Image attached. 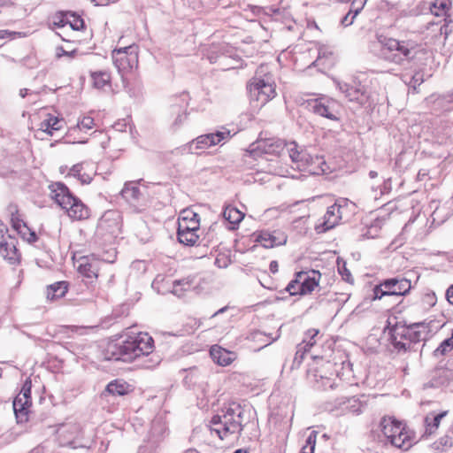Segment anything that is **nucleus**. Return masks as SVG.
Listing matches in <instances>:
<instances>
[{
    "label": "nucleus",
    "mask_w": 453,
    "mask_h": 453,
    "mask_svg": "<svg viewBox=\"0 0 453 453\" xmlns=\"http://www.w3.org/2000/svg\"><path fill=\"white\" fill-rule=\"evenodd\" d=\"M153 349V338L148 333L140 332L134 336H128L120 342L110 343L106 351V358L130 363L141 356H149Z\"/></svg>",
    "instance_id": "nucleus-1"
},
{
    "label": "nucleus",
    "mask_w": 453,
    "mask_h": 453,
    "mask_svg": "<svg viewBox=\"0 0 453 453\" xmlns=\"http://www.w3.org/2000/svg\"><path fill=\"white\" fill-rule=\"evenodd\" d=\"M380 428L385 437V444L389 443L395 449L407 451L418 441L415 432L394 417H383Z\"/></svg>",
    "instance_id": "nucleus-2"
},
{
    "label": "nucleus",
    "mask_w": 453,
    "mask_h": 453,
    "mask_svg": "<svg viewBox=\"0 0 453 453\" xmlns=\"http://www.w3.org/2000/svg\"><path fill=\"white\" fill-rule=\"evenodd\" d=\"M222 411L223 415L212 417L210 425L211 434L215 433L221 440L228 434H239L242 430V423L246 420V411L239 403H231Z\"/></svg>",
    "instance_id": "nucleus-3"
},
{
    "label": "nucleus",
    "mask_w": 453,
    "mask_h": 453,
    "mask_svg": "<svg viewBox=\"0 0 453 453\" xmlns=\"http://www.w3.org/2000/svg\"><path fill=\"white\" fill-rule=\"evenodd\" d=\"M250 99L254 107L261 108L273 99L276 93V85L273 75L267 71L266 65H260L247 85Z\"/></svg>",
    "instance_id": "nucleus-4"
},
{
    "label": "nucleus",
    "mask_w": 453,
    "mask_h": 453,
    "mask_svg": "<svg viewBox=\"0 0 453 453\" xmlns=\"http://www.w3.org/2000/svg\"><path fill=\"white\" fill-rule=\"evenodd\" d=\"M50 197L73 220H83L89 217V209L81 200L73 196L63 182H52L49 185Z\"/></svg>",
    "instance_id": "nucleus-5"
},
{
    "label": "nucleus",
    "mask_w": 453,
    "mask_h": 453,
    "mask_svg": "<svg viewBox=\"0 0 453 453\" xmlns=\"http://www.w3.org/2000/svg\"><path fill=\"white\" fill-rule=\"evenodd\" d=\"M379 42L384 51L385 59L396 65L410 63L418 53L419 45L413 40L380 36Z\"/></svg>",
    "instance_id": "nucleus-6"
},
{
    "label": "nucleus",
    "mask_w": 453,
    "mask_h": 453,
    "mask_svg": "<svg viewBox=\"0 0 453 453\" xmlns=\"http://www.w3.org/2000/svg\"><path fill=\"white\" fill-rule=\"evenodd\" d=\"M234 134L226 127H221L215 132L202 134L193 140L190 143L187 144L188 150L190 153H195V150H205L211 146L218 144H224L227 142Z\"/></svg>",
    "instance_id": "nucleus-7"
},
{
    "label": "nucleus",
    "mask_w": 453,
    "mask_h": 453,
    "mask_svg": "<svg viewBox=\"0 0 453 453\" xmlns=\"http://www.w3.org/2000/svg\"><path fill=\"white\" fill-rule=\"evenodd\" d=\"M111 58L114 66L119 73L131 71L138 65V55L133 46L123 47L112 50Z\"/></svg>",
    "instance_id": "nucleus-8"
},
{
    "label": "nucleus",
    "mask_w": 453,
    "mask_h": 453,
    "mask_svg": "<svg viewBox=\"0 0 453 453\" xmlns=\"http://www.w3.org/2000/svg\"><path fill=\"white\" fill-rule=\"evenodd\" d=\"M0 255L10 264L19 261L20 255L16 248V239L9 234V229L0 221Z\"/></svg>",
    "instance_id": "nucleus-9"
},
{
    "label": "nucleus",
    "mask_w": 453,
    "mask_h": 453,
    "mask_svg": "<svg viewBox=\"0 0 453 453\" xmlns=\"http://www.w3.org/2000/svg\"><path fill=\"white\" fill-rule=\"evenodd\" d=\"M31 405V386L26 381L20 393L15 397L12 406L16 418L19 421L27 419V409Z\"/></svg>",
    "instance_id": "nucleus-10"
},
{
    "label": "nucleus",
    "mask_w": 453,
    "mask_h": 453,
    "mask_svg": "<svg viewBox=\"0 0 453 453\" xmlns=\"http://www.w3.org/2000/svg\"><path fill=\"white\" fill-rule=\"evenodd\" d=\"M285 141L276 138H269L265 140H259L251 144V152L280 156L285 151Z\"/></svg>",
    "instance_id": "nucleus-11"
},
{
    "label": "nucleus",
    "mask_w": 453,
    "mask_h": 453,
    "mask_svg": "<svg viewBox=\"0 0 453 453\" xmlns=\"http://www.w3.org/2000/svg\"><path fill=\"white\" fill-rule=\"evenodd\" d=\"M285 150L292 163L300 170L305 168L312 162V157L306 150L301 148L294 141L286 142Z\"/></svg>",
    "instance_id": "nucleus-12"
},
{
    "label": "nucleus",
    "mask_w": 453,
    "mask_h": 453,
    "mask_svg": "<svg viewBox=\"0 0 453 453\" xmlns=\"http://www.w3.org/2000/svg\"><path fill=\"white\" fill-rule=\"evenodd\" d=\"M411 333L409 326L396 324L390 329L391 342L398 350L411 349Z\"/></svg>",
    "instance_id": "nucleus-13"
},
{
    "label": "nucleus",
    "mask_w": 453,
    "mask_h": 453,
    "mask_svg": "<svg viewBox=\"0 0 453 453\" xmlns=\"http://www.w3.org/2000/svg\"><path fill=\"white\" fill-rule=\"evenodd\" d=\"M79 432L80 427L77 424L68 423L60 425L57 429V436L60 446L77 449L75 438Z\"/></svg>",
    "instance_id": "nucleus-14"
},
{
    "label": "nucleus",
    "mask_w": 453,
    "mask_h": 453,
    "mask_svg": "<svg viewBox=\"0 0 453 453\" xmlns=\"http://www.w3.org/2000/svg\"><path fill=\"white\" fill-rule=\"evenodd\" d=\"M256 241L266 249L283 245L287 242V236L280 231H261L257 234Z\"/></svg>",
    "instance_id": "nucleus-15"
},
{
    "label": "nucleus",
    "mask_w": 453,
    "mask_h": 453,
    "mask_svg": "<svg viewBox=\"0 0 453 453\" xmlns=\"http://www.w3.org/2000/svg\"><path fill=\"white\" fill-rule=\"evenodd\" d=\"M433 321L414 323L409 326L411 344L426 341L432 333Z\"/></svg>",
    "instance_id": "nucleus-16"
},
{
    "label": "nucleus",
    "mask_w": 453,
    "mask_h": 453,
    "mask_svg": "<svg viewBox=\"0 0 453 453\" xmlns=\"http://www.w3.org/2000/svg\"><path fill=\"white\" fill-rule=\"evenodd\" d=\"M383 286L388 288L390 296H405L411 288V280L402 278H391L383 281Z\"/></svg>",
    "instance_id": "nucleus-17"
},
{
    "label": "nucleus",
    "mask_w": 453,
    "mask_h": 453,
    "mask_svg": "<svg viewBox=\"0 0 453 453\" xmlns=\"http://www.w3.org/2000/svg\"><path fill=\"white\" fill-rule=\"evenodd\" d=\"M335 209L337 212L340 211V205L336 203L328 207L324 216V220L321 224L315 226V230L318 234L325 233L333 227H334L340 219V216L335 214Z\"/></svg>",
    "instance_id": "nucleus-18"
},
{
    "label": "nucleus",
    "mask_w": 453,
    "mask_h": 453,
    "mask_svg": "<svg viewBox=\"0 0 453 453\" xmlns=\"http://www.w3.org/2000/svg\"><path fill=\"white\" fill-rule=\"evenodd\" d=\"M426 100L433 104L434 111H448L453 110V91L441 96L432 95Z\"/></svg>",
    "instance_id": "nucleus-19"
},
{
    "label": "nucleus",
    "mask_w": 453,
    "mask_h": 453,
    "mask_svg": "<svg viewBox=\"0 0 453 453\" xmlns=\"http://www.w3.org/2000/svg\"><path fill=\"white\" fill-rule=\"evenodd\" d=\"M337 103L334 101H326V103H323L321 101H316L312 105V110L315 113L326 117L329 119H338L336 114L337 111L335 110Z\"/></svg>",
    "instance_id": "nucleus-20"
},
{
    "label": "nucleus",
    "mask_w": 453,
    "mask_h": 453,
    "mask_svg": "<svg viewBox=\"0 0 453 453\" xmlns=\"http://www.w3.org/2000/svg\"><path fill=\"white\" fill-rule=\"evenodd\" d=\"M210 355L212 360L221 366L230 365L234 360V356L233 352H230L218 345H214L211 348Z\"/></svg>",
    "instance_id": "nucleus-21"
},
{
    "label": "nucleus",
    "mask_w": 453,
    "mask_h": 453,
    "mask_svg": "<svg viewBox=\"0 0 453 453\" xmlns=\"http://www.w3.org/2000/svg\"><path fill=\"white\" fill-rule=\"evenodd\" d=\"M447 415V411L438 414L429 413L424 418L425 434L424 435H431L434 434L440 426L441 420Z\"/></svg>",
    "instance_id": "nucleus-22"
},
{
    "label": "nucleus",
    "mask_w": 453,
    "mask_h": 453,
    "mask_svg": "<svg viewBox=\"0 0 453 453\" xmlns=\"http://www.w3.org/2000/svg\"><path fill=\"white\" fill-rule=\"evenodd\" d=\"M68 290L66 281H58L47 287L46 297L48 300H56L63 297Z\"/></svg>",
    "instance_id": "nucleus-23"
},
{
    "label": "nucleus",
    "mask_w": 453,
    "mask_h": 453,
    "mask_svg": "<svg viewBox=\"0 0 453 453\" xmlns=\"http://www.w3.org/2000/svg\"><path fill=\"white\" fill-rule=\"evenodd\" d=\"M342 92H344L345 96L350 102H357L359 104H363L366 102L367 96L360 88L349 87L348 85H345V88L342 86Z\"/></svg>",
    "instance_id": "nucleus-24"
},
{
    "label": "nucleus",
    "mask_w": 453,
    "mask_h": 453,
    "mask_svg": "<svg viewBox=\"0 0 453 453\" xmlns=\"http://www.w3.org/2000/svg\"><path fill=\"white\" fill-rule=\"evenodd\" d=\"M122 197L128 203H134L140 197L141 191L135 183L127 182L120 192Z\"/></svg>",
    "instance_id": "nucleus-25"
},
{
    "label": "nucleus",
    "mask_w": 453,
    "mask_h": 453,
    "mask_svg": "<svg viewBox=\"0 0 453 453\" xmlns=\"http://www.w3.org/2000/svg\"><path fill=\"white\" fill-rule=\"evenodd\" d=\"M90 76L93 81V86L97 89H102L105 86H110L111 84V74L106 71L92 72Z\"/></svg>",
    "instance_id": "nucleus-26"
},
{
    "label": "nucleus",
    "mask_w": 453,
    "mask_h": 453,
    "mask_svg": "<svg viewBox=\"0 0 453 453\" xmlns=\"http://www.w3.org/2000/svg\"><path fill=\"white\" fill-rule=\"evenodd\" d=\"M358 209L355 203L347 198H342V219L350 221L351 219L357 213Z\"/></svg>",
    "instance_id": "nucleus-27"
},
{
    "label": "nucleus",
    "mask_w": 453,
    "mask_h": 453,
    "mask_svg": "<svg viewBox=\"0 0 453 453\" xmlns=\"http://www.w3.org/2000/svg\"><path fill=\"white\" fill-rule=\"evenodd\" d=\"M222 214L224 219L234 226L238 225L244 218V214L242 211L232 206H226Z\"/></svg>",
    "instance_id": "nucleus-28"
},
{
    "label": "nucleus",
    "mask_w": 453,
    "mask_h": 453,
    "mask_svg": "<svg viewBox=\"0 0 453 453\" xmlns=\"http://www.w3.org/2000/svg\"><path fill=\"white\" fill-rule=\"evenodd\" d=\"M78 272L88 280H90V281L98 277L96 266L92 263H88L87 260H83L79 264Z\"/></svg>",
    "instance_id": "nucleus-29"
},
{
    "label": "nucleus",
    "mask_w": 453,
    "mask_h": 453,
    "mask_svg": "<svg viewBox=\"0 0 453 453\" xmlns=\"http://www.w3.org/2000/svg\"><path fill=\"white\" fill-rule=\"evenodd\" d=\"M62 128V120L57 117H50L41 123V130L52 135L54 131H58Z\"/></svg>",
    "instance_id": "nucleus-30"
},
{
    "label": "nucleus",
    "mask_w": 453,
    "mask_h": 453,
    "mask_svg": "<svg viewBox=\"0 0 453 453\" xmlns=\"http://www.w3.org/2000/svg\"><path fill=\"white\" fill-rule=\"evenodd\" d=\"M198 231H177V238L179 242L187 246H193L196 243L199 235Z\"/></svg>",
    "instance_id": "nucleus-31"
},
{
    "label": "nucleus",
    "mask_w": 453,
    "mask_h": 453,
    "mask_svg": "<svg viewBox=\"0 0 453 453\" xmlns=\"http://www.w3.org/2000/svg\"><path fill=\"white\" fill-rule=\"evenodd\" d=\"M298 280H300V285L302 287V294L306 295L311 293L315 287L318 285L317 281L314 279H311L305 273H299L297 274Z\"/></svg>",
    "instance_id": "nucleus-32"
},
{
    "label": "nucleus",
    "mask_w": 453,
    "mask_h": 453,
    "mask_svg": "<svg viewBox=\"0 0 453 453\" xmlns=\"http://www.w3.org/2000/svg\"><path fill=\"white\" fill-rule=\"evenodd\" d=\"M342 405H344V407H342V412L349 411L353 414L361 413L363 411V408H364V405L362 404V403L355 396L348 399L347 402H342Z\"/></svg>",
    "instance_id": "nucleus-33"
},
{
    "label": "nucleus",
    "mask_w": 453,
    "mask_h": 453,
    "mask_svg": "<svg viewBox=\"0 0 453 453\" xmlns=\"http://www.w3.org/2000/svg\"><path fill=\"white\" fill-rule=\"evenodd\" d=\"M319 334V331L315 328H311L306 331L303 342L299 343L300 349L303 351V348L310 350L311 347L316 343L315 338Z\"/></svg>",
    "instance_id": "nucleus-34"
},
{
    "label": "nucleus",
    "mask_w": 453,
    "mask_h": 453,
    "mask_svg": "<svg viewBox=\"0 0 453 453\" xmlns=\"http://www.w3.org/2000/svg\"><path fill=\"white\" fill-rule=\"evenodd\" d=\"M82 165L81 164L74 165L69 172V175L76 177L81 184H89L92 180V177L85 173H81Z\"/></svg>",
    "instance_id": "nucleus-35"
},
{
    "label": "nucleus",
    "mask_w": 453,
    "mask_h": 453,
    "mask_svg": "<svg viewBox=\"0 0 453 453\" xmlns=\"http://www.w3.org/2000/svg\"><path fill=\"white\" fill-rule=\"evenodd\" d=\"M434 449L440 451H448L453 447V432L445 434L434 443Z\"/></svg>",
    "instance_id": "nucleus-36"
},
{
    "label": "nucleus",
    "mask_w": 453,
    "mask_h": 453,
    "mask_svg": "<svg viewBox=\"0 0 453 453\" xmlns=\"http://www.w3.org/2000/svg\"><path fill=\"white\" fill-rule=\"evenodd\" d=\"M128 386L126 383H119L117 380L110 382L106 390L113 395H124L127 393Z\"/></svg>",
    "instance_id": "nucleus-37"
},
{
    "label": "nucleus",
    "mask_w": 453,
    "mask_h": 453,
    "mask_svg": "<svg viewBox=\"0 0 453 453\" xmlns=\"http://www.w3.org/2000/svg\"><path fill=\"white\" fill-rule=\"evenodd\" d=\"M318 432L312 430L305 440V444L303 445L300 453H314L317 443Z\"/></svg>",
    "instance_id": "nucleus-38"
},
{
    "label": "nucleus",
    "mask_w": 453,
    "mask_h": 453,
    "mask_svg": "<svg viewBox=\"0 0 453 453\" xmlns=\"http://www.w3.org/2000/svg\"><path fill=\"white\" fill-rule=\"evenodd\" d=\"M388 290V288H384L383 282H381L380 284L376 285V286L373 287V288L372 289L371 294H369L366 296V298L369 299L370 301L380 300L383 296H390V294H389V292Z\"/></svg>",
    "instance_id": "nucleus-39"
},
{
    "label": "nucleus",
    "mask_w": 453,
    "mask_h": 453,
    "mask_svg": "<svg viewBox=\"0 0 453 453\" xmlns=\"http://www.w3.org/2000/svg\"><path fill=\"white\" fill-rule=\"evenodd\" d=\"M200 219L195 220H178V230L183 231H199Z\"/></svg>",
    "instance_id": "nucleus-40"
},
{
    "label": "nucleus",
    "mask_w": 453,
    "mask_h": 453,
    "mask_svg": "<svg viewBox=\"0 0 453 453\" xmlns=\"http://www.w3.org/2000/svg\"><path fill=\"white\" fill-rule=\"evenodd\" d=\"M449 9V4L445 0H436L431 6V12L437 17L443 16Z\"/></svg>",
    "instance_id": "nucleus-41"
},
{
    "label": "nucleus",
    "mask_w": 453,
    "mask_h": 453,
    "mask_svg": "<svg viewBox=\"0 0 453 453\" xmlns=\"http://www.w3.org/2000/svg\"><path fill=\"white\" fill-rule=\"evenodd\" d=\"M453 349V329L451 333V336L445 339L441 342V343L438 346V348L434 350L435 355H444L447 352L450 351Z\"/></svg>",
    "instance_id": "nucleus-42"
},
{
    "label": "nucleus",
    "mask_w": 453,
    "mask_h": 453,
    "mask_svg": "<svg viewBox=\"0 0 453 453\" xmlns=\"http://www.w3.org/2000/svg\"><path fill=\"white\" fill-rule=\"evenodd\" d=\"M176 286H180L181 290L185 293L186 291L190 290L193 288L195 282L194 276H188L186 278L177 280Z\"/></svg>",
    "instance_id": "nucleus-43"
},
{
    "label": "nucleus",
    "mask_w": 453,
    "mask_h": 453,
    "mask_svg": "<svg viewBox=\"0 0 453 453\" xmlns=\"http://www.w3.org/2000/svg\"><path fill=\"white\" fill-rule=\"evenodd\" d=\"M302 287L300 285V280L296 279V280H291L288 285L287 286L286 288V290L291 295V296H296V295H303L302 294Z\"/></svg>",
    "instance_id": "nucleus-44"
},
{
    "label": "nucleus",
    "mask_w": 453,
    "mask_h": 453,
    "mask_svg": "<svg viewBox=\"0 0 453 453\" xmlns=\"http://www.w3.org/2000/svg\"><path fill=\"white\" fill-rule=\"evenodd\" d=\"M265 336L268 337L269 340L263 346H261L258 349H262L264 347H266V346L270 345L271 343H273V342H275L280 337V334L277 333L276 336H274V337L271 336V334H268V335L264 334H262L261 332H258V331L255 332L253 334V339L256 340V341H261V339L263 337H265Z\"/></svg>",
    "instance_id": "nucleus-45"
},
{
    "label": "nucleus",
    "mask_w": 453,
    "mask_h": 453,
    "mask_svg": "<svg viewBox=\"0 0 453 453\" xmlns=\"http://www.w3.org/2000/svg\"><path fill=\"white\" fill-rule=\"evenodd\" d=\"M308 351H309V350H307V349H304V348H303V351H302V350L300 349V345L298 344V345L296 346V355H295V357H294V360H293V365H292V366H293V367H295V366H296V367H298V366L302 364V362H303V358H304V355H305Z\"/></svg>",
    "instance_id": "nucleus-46"
},
{
    "label": "nucleus",
    "mask_w": 453,
    "mask_h": 453,
    "mask_svg": "<svg viewBox=\"0 0 453 453\" xmlns=\"http://www.w3.org/2000/svg\"><path fill=\"white\" fill-rule=\"evenodd\" d=\"M68 23L66 15L63 12L57 13L53 17L52 24L54 27H63Z\"/></svg>",
    "instance_id": "nucleus-47"
},
{
    "label": "nucleus",
    "mask_w": 453,
    "mask_h": 453,
    "mask_svg": "<svg viewBox=\"0 0 453 453\" xmlns=\"http://www.w3.org/2000/svg\"><path fill=\"white\" fill-rule=\"evenodd\" d=\"M11 222L12 227L17 230L19 233H22L21 227L27 228V225L25 222L20 219L19 213L17 215H12L11 216Z\"/></svg>",
    "instance_id": "nucleus-48"
},
{
    "label": "nucleus",
    "mask_w": 453,
    "mask_h": 453,
    "mask_svg": "<svg viewBox=\"0 0 453 453\" xmlns=\"http://www.w3.org/2000/svg\"><path fill=\"white\" fill-rule=\"evenodd\" d=\"M365 3L366 0H353L349 8V12H353V17H356L360 12Z\"/></svg>",
    "instance_id": "nucleus-49"
},
{
    "label": "nucleus",
    "mask_w": 453,
    "mask_h": 453,
    "mask_svg": "<svg viewBox=\"0 0 453 453\" xmlns=\"http://www.w3.org/2000/svg\"><path fill=\"white\" fill-rule=\"evenodd\" d=\"M423 81V74L420 73H416L411 77L410 81H408V85L416 89V88L419 86Z\"/></svg>",
    "instance_id": "nucleus-50"
},
{
    "label": "nucleus",
    "mask_w": 453,
    "mask_h": 453,
    "mask_svg": "<svg viewBox=\"0 0 453 453\" xmlns=\"http://www.w3.org/2000/svg\"><path fill=\"white\" fill-rule=\"evenodd\" d=\"M179 219H184V220H195V219H200L199 215L196 212H194L191 210H183L180 212V216Z\"/></svg>",
    "instance_id": "nucleus-51"
},
{
    "label": "nucleus",
    "mask_w": 453,
    "mask_h": 453,
    "mask_svg": "<svg viewBox=\"0 0 453 453\" xmlns=\"http://www.w3.org/2000/svg\"><path fill=\"white\" fill-rule=\"evenodd\" d=\"M77 126L80 129H91L94 126V119L88 116L83 117Z\"/></svg>",
    "instance_id": "nucleus-52"
},
{
    "label": "nucleus",
    "mask_w": 453,
    "mask_h": 453,
    "mask_svg": "<svg viewBox=\"0 0 453 453\" xmlns=\"http://www.w3.org/2000/svg\"><path fill=\"white\" fill-rule=\"evenodd\" d=\"M342 280L351 285L354 284V278L352 277L349 270L346 268L345 263H343L342 266Z\"/></svg>",
    "instance_id": "nucleus-53"
},
{
    "label": "nucleus",
    "mask_w": 453,
    "mask_h": 453,
    "mask_svg": "<svg viewBox=\"0 0 453 453\" xmlns=\"http://www.w3.org/2000/svg\"><path fill=\"white\" fill-rule=\"evenodd\" d=\"M73 18V21H69L68 20V23L70 24L71 27L73 29V30H79L81 28L83 27L84 26V21L81 18H78L74 15H72Z\"/></svg>",
    "instance_id": "nucleus-54"
},
{
    "label": "nucleus",
    "mask_w": 453,
    "mask_h": 453,
    "mask_svg": "<svg viewBox=\"0 0 453 453\" xmlns=\"http://www.w3.org/2000/svg\"><path fill=\"white\" fill-rule=\"evenodd\" d=\"M356 17H353V12H348L342 19V25L344 26H349L353 23L354 19Z\"/></svg>",
    "instance_id": "nucleus-55"
},
{
    "label": "nucleus",
    "mask_w": 453,
    "mask_h": 453,
    "mask_svg": "<svg viewBox=\"0 0 453 453\" xmlns=\"http://www.w3.org/2000/svg\"><path fill=\"white\" fill-rule=\"evenodd\" d=\"M187 117H188V114L185 111L181 113H179L173 122V126L176 127H180L181 125V123L187 119Z\"/></svg>",
    "instance_id": "nucleus-56"
},
{
    "label": "nucleus",
    "mask_w": 453,
    "mask_h": 453,
    "mask_svg": "<svg viewBox=\"0 0 453 453\" xmlns=\"http://www.w3.org/2000/svg\"><path fill=\"white\" fill-rule=\"evenodd\" d=\"M323 386L325 388V390H327L328 388L333 390V389L337 388V387H338L337 383H335L334 380L333 381L331 379H328V378H326L323 381Z\"/></svg>",
    "instance_id": "nucleus-57"
},
{
    "label": "nucleus",
    "mask_w": 453,
    "mask_h": 453,
    "mask_svg": "<svg viewBox=\"0 0 453 453\" xmlns=\"http://www.w3.org/2000/svg\"><path fill=\"white\" fill-rule=\"evenodd\" d=\"M172 293L178 297H181L184 295V292L181 290L180 286H176V281L174 280L173 283Z\"/></svg>",
    "instance_id": "nucleus-58"
},
{
    "label": "nucleus",
    "mask_w": 453,
    "mask_h": 453,
    "mask_svg": "<svg viewBox=\"0 0 453 453\" xmlns=\"http://www.w3.org/2000/svg\"><path fill=\"white\" fill-rule=\"evenodd\" d=\"M26 229L29 232L28 236L26 238V239H27V241L29 243H34V242H35L37 241V239H38V237H37V235H36L35 232L31 231L27 226V228H26Z\"/></svg>",
    "instance_id": "nucleus-59"
},
{
    "label": "nucleus",
    "mask_w": 453,
    "mask_h": 453,
    "mask_svg": "<svg viewBox=\"0 0 453 453\" xmlns=\"http://www.w3.org/2000/svg\"><path fill=\"white\" fill-rule=\"evenodd\" d=\"M7 211L10 214V216L17 215L19 213L18 206L14 203H10L7 207Z\"/></svg>",
    "instance_id": "nucleus-60"
},
{
    "label": "nucleus",
    "mask_w": 453,
    "mask_h": 453,
    "mask_svg": "<svg viewBox=\"0 0 453 453\" xmlns=\"http://www.w3.org/2000/svg\"><path fill=\"white\" fill-rule=\"evenodd\" d=\"M446 298L450 304H453V285H451L446 291Z\"/></svg>",
    "instance_id": "nucleus-61"
},
{
    "label": "nucleus",
    "mask_w": 453,
    "mask_h": 453,
    "mask_svg": "<svg viewBox=\"0 0 453 453\" xmlns=\"http://www.w3.org/2000/svg\"><path fill=\"white\" fill-rule=\"evenodd\" d=\"M215 53L216 51L211 50V51L208 54V59L211 64L216 63L218 61L219 56Z\"/></svg>",
    "instance_id": "nucleus-62"
},
{
    "label": "nucleus",
    "mask_w": 453,
    "mask_h": 453,
    "mask_svg": "<svg viewBox=\"0 0 453 453\" xmlns=\"http://www.w3.org/2000/svg\"><path fill=\"white\" fill-rule=\"evenodd\" d=\"M159 362H160V360H159L158 357L155 360L153 358H151L150 360V363L149 364H145L144 366L146 368H153L156 365H157L159 364Z\"/></svg>",
    "instance_id": "nucleus-63"
},
{
    "label": "nucleus",
    "mask_w": 453,
    "mask_h": 453,
    "mask_svg": "<svg viewBox=\"0 0 453 453\" xmlns=\"http://www.w3.org/2000/svg\"><path fill=\"white\" fill-rule=\"evenodd\" d=\"M278 268H279V265H278V262L273 260V261H271L270 265H269V269L270 271L273 273H275L278 272Z\"/></svg>",
    "instance_id": "nucleus-64"
}]
</instances>
